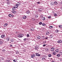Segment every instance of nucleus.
I'll return each instance as SVG.
<instances>
[{"mask_svg": "<svg viewBox=\"0 0 62 62\" xmlns=\"http://www.w3.org/2000/svg\"><path fill=\"white\" fill-rule=\"evenodd\" d=\"M14 7L16 8H18V5H16L14 6Z\"/></svg>", "mask_w": 62, "mask_h": 62, "instance_id": "nucleus-14", "label": "nucleus"}, {"mask_svg": "<svg viewBox=\"0 0 62 62\" xmlns=\"http://www.w3.org/2000/svg\"><path fill=\"white\" fill-rule=\"evenodd\" d=\"M12 12L13 13H16L17 12L16 11H15L14 10L13 11H12Z\"/></svg>", "mask_w": 62, "mask_h": 62, "instance_id": "nucleus-10", "label": "nucleus"}, {"mask_svg": "<svg viewBox=\"0 0 62 62\" xmlns=\"http://www.w3.org/2000/svg\"><path fill=\"white\" fill-rule=\"evenodd\" d=\"M21 4L19 2H18V4H16V5H17V6H19V5H20V4Z\"/></svg>", "mask_w": 62, "mask_h": 62, "instance_id": "nucleus-17", "label": "nucleus"}, {"mask_svg": "<svg viewBox=\"0 0 62 62\" xmlns=\"http://www.w3.org/2000/svg\"><path fill=\"white\" fill-rule=\"evenodd\" d=\"M5 37V36L4 35H2L1 36V38H4Z\"/></svg>", "mask_w": 62, "mask_h": 62, "instance_id": "nucleus-12", "label": "nucleus"}, {"mask_svg": "<svg viewBox=\"0 0 62 62\" xmlns=\"http://www.w3.org/2000/svg\"><path fill=\"white\" fill-rule=\"evenodd\" d=\"M9 37L7 38L6 39V40L8 41H9Z\"/></svg>", "mask_w": 62, "mask_h": 62, "instance_id": "nucleus-9", "label": "nucleus"}, {"mask_svg": "<svg viewBox=\"0 0 62 62\" xmlns=\"http://www.w3.org/2000/svg\"><path fill=\"white\" fill-rule=\"evenodd\" d=\"M42 22H40L39 23V24H40V25H41V24H42Z\"/></svg>", "mask_w": 62, "mask_h": 62, "instance_id": "nucleus-36", "label": "nucleus"}, {"mask_svg": "<svg viewBox=\"0 0 62 62\" xmlns=\"http://www.w3.org/2000/svg\"><path fill=\"white\" fill-rule=\"evenodd\" d=\"M55 54H56L55 52H54L53 53V55H55Z\"/></svg>", "mask_w": 62, "mask_h": 62, "instance_id": "nucleus-19", "label": "nucleus"}, {"mask_svg": "<svg viewBox=\"0 0 62 62\" xmlns=\"http://www.w3.org/2000/svg\"><path fill=\"white\" fill-rule=\"evenodd\" d=\"M8 24L7 23H6L4 25V27H6V26H7V25Z\"/></svg>", "mask_w": 62, "mask_h": 62, "instance_id": "nucleus-16", "label": "nucleus"}, {"mask_svg": "<svg viewBox=\"0 0 62 62\" xmlns=\"http://www.w3.org/2000/svg\"><path fill=\"white\" fill-rule=\"evenodd\" d=\"M56 52L57 53H58L59 52V50L58 49H56Z\"/></svg>", "mask_w": 62, "mask_h": 62, "instance_id": "nucleus-22", "label": "nucleus"}, {"mask_svg": "<svg viewBox=\"0 0 62 62\" xmlns=\"http://www.w3.org/2000/svg\"><path fill=\"white\" fill-rule=\"evenodd\" d=\"M26 39H27L25 38L23 39V40L24 41H26Z\"/></svg>", "mask_w": 62, "mask_h": 62, "instance_id": "nucleus-37", "label": "nucleus"}, {"mask_svg": "<svg viewBox=\"0 0 62 62\" xmlns=\"http://www.w3.org/2000/svg\"><path fill=\"white\" fill-rule=\"evenodd\" d=\"M40 54H39L36 53V56H40Z\"/></svg>", "mask_w": 62, "mask_h": 62, "instance_id": "nucleus-3", "label": "nucleus"}, {"mask_svg": "<svg viewBox=\"0 0 62 62\" xmlns=\"http://www.w3.org/2000/svg\"><path fill=\"white\" fill-rule=\"evenodd\" d=\"M51 62H54V61H51Z\"/></svg>", "mask_w": 62, "mask_h": 62, "instance_id": "nucleus-50", "label": "nucleus"}, {"mask_svg": "<svg viewBox=\"0 0 62 62\" xmlns=\"http://www.w3.org/2000/svg\"><path fill=\"white\" fill-rule=\"evenodd\" d=\"M54 4L55 5H57V2L56 1H55L54 2Z\"/></svg>", "mask_w": 62, "mask_h": 62, "instance_id": "nucleus-26", "label": "nucleus"}, {"mask_svg": "<svg viewBox=\"0 0 62 62\" xmlns=\"http://www.w3.org/2000/svg\"><path fill=\"white\" fill-rule=\"evenodd\" d=\"M57 56H58V57H59L60 56V54H58L57 55Z\"/></svg>", "mask_w": 62, "mask_h": 62, "instance_id": "nucleus-34", "label": "nucleus"}, {"mask_svg": "<svg viewBox=\"0 0 62 62\" xmlns=\"http://www.w3.org/2000/svg\"><path fill=\"white\" fill-rule=\"evenodd\" d=\"M10 46H11V47H12V45H10Z\"/></svg>", "mask_w": 62, "mask_h": 62, "instance_id": "nucleus-48", "label": "nucleus"}, {"mask_svg": "<svg viewBox=\"0 0 62 62\" xmlns=\"http://www.w3.org/2000/svg\"><path fill=\"white\" fill-rule=\"evenodd\" d=\"M59 54L60 55H62V51H61L59 53Z\"/></svg>", "mask_w": 62, "mask_h": 62, "instance_id": "nucleus-15", "label": "nucleus"}, {"mask_svg": "<svg viewBox=\"0 0 62 62\" xmlns=\"http://www.w3.org/2000/svg\"><path fill=\"white\" fill-rule=\"evenodd\" d=\"M62 28V25L61 26Z\"/></svg>", "mask_w": 62, "mask_h": 62, "instance_id": "nucleus-54", "label": "nucleus"}, {"mask_svg": "<svg viewBox=\"0 0 62 62\" xmlns=\"http://www.w3.org/2000/svg\"><path fill=\"white\" fill-rule=\"evenodd\" d=\"M42 60H45V58H43L42 59Z\"/></svg>", "mask_w": 62, "mask_h": 62, "instance_id": "nucleus-38", "label": "nucleus"}, {"mask_svg": "<svg viewBox=\"0 0 62 62\" xmlns=\"http://www.w3.org/2000/svg\"><path fill=\"white\" fill-rule=\"evenodd\" d=\"M36 56L34 54H32L31 56V58H33L34 57H35Z\"/></svg>", "mask_w": 62, "mask_h": 62, "instance_id": "nucleus-6", "label": "nucleus"}, {"mask_svg": "<svg viewBox=\"0 0 62 62\" xmlns=\"http://www.w3.org/2000/svg\"><path fill=\"white\" fill-rule=\"evenodd\" d=\"M26 13L27 14H29V13H30V11H29V10H28L26 12Z\"/></svg>", "mask_w": 62, "mask_h": 62, "instance_id": "nucleus-11", "label": "nucleus"}, {"mask_svg": "<svg viewBox=\"0 0 62 62\" xmlns=\"http://www.w3.org/2000/svg\"><path fill=\"white\" fill-rule=\"evenodd\" d=\"M31 20L32 21H34L35 20V18H32Z\"/></svg>", "mask_w": 62, "mask_h": 62, "instance_id": "nucleus-32", "label": "nucleus"}, {"mask_svg": "<svg viewBox=\"0 0 62 62\" xmlns=\"http://www.w3.org/2000/svg\"><path fill=\"white\" fill-rule=\"evenodd\" d=\"M35 50H38V49H39V47H35Z\"/></svg>", "mask_w": 62, "mask_h": 62, "instance_id": "nucleus-20", "label": "nucleus"}, {"mask_svg": "<svg viewBox=\"0 0 62 62\" xmlns=\"http://www.w3.org/2000/svg\"><path fill=\"white\" fill-rule=\"evenodd\" d=\"M37 4H40V2H37Z\"/></svg>", "mask_w": 62, "mask_h": 62, "instance_id": "nucleus-41", "label": "nucleus"}, {"mask_svg": "<svg viewBox=\"0 0 62 62\" xmlns=\"http://www.w3.org/2000/svg\"><path fill=\"white\" fill-rule=\"evenodd\" d=\"M46 51H49V49L48 48H46Z\"/></svg>", "mask_w": 62, "mask_h": 62, "instance_id": "nucleus-23", "label": "nucleus"}, {"mask_svg": "<svg viewBox=\"0 0 62 62\" xmlns=\"http://www.w3.org/2000/svg\"><path fill=\"white\" fill-rule=\"evenodd\" d=\"M42 25L43 26H45V25H46V24L45 23H43L42 24Z\"/></svg>", "mask_w": 62, "mask_h": 62, "instance_id": "nucleus-28", "label": "nucleus"}, {"mask_svg": "<svg viewBox=\"0 0 62 62\" xmlns=\"http://www.w3.org/2000/svg\"><path fill=\"white\" fill-rule=\"evenodd\" d=\"M54 47H52L51 48V51H54Z\"/></svg>", "mask_w": 62, "mask_h": 62, "instance_id": "nucleus-5", "label": "nucleus"}, {"mask_svg": "<svg viewBox=\"0 0 62 62\" xmlns=\"http://www.w3.org/2000/svg\"><path fill=\"white\" fill-rule=\"evenodd\" d=\"M58 31H59L58 30H57L55 31V32L56 33H58Z\"/></svg>", "mask_w": 62, "mask_h": 62, "instance_id": "nucleus-30", "label": "nucleus"}, {"mask_svg": "<svg viewBox=\"0 0 62 62\" xmlns=\"http://www.w3.org/2000/svg\"><path fill=\"white\" fill-rule=\"evenodd\" d=\"M46 46V45H43V46H44H44Z\"/></svg>", "mask_w": 62, "mask_h": 62, "instance_id": "nucleus-49", "label": "nucleus"}, {"mask_svg": "<svg viewBox=\"0 0 62 62\" xmlns=\"http://www.w3.org/2000/svg\"><path fill=\"white\" fill-rule=\"evenodd\" d=\"M7 1H9V0H6Z\"/></svg>", "mask_w": 62, "mask_h": 62, "instance_id": "nucleus-52", "label": "nucleus"}, {"mask_svg": "<svg viewBox=\"0 0 62 62\" xmlns=\"http://www.w3.org/2000/svg\"><path fill=\"white\" fill-rule=\"evenodd\" d=\"M61 9H62V7L61 8Z\"/></svg>", "mask_w": 62, "mask_h": 62, "instance_id": "nucleus-53", "label": "nucleus"}, {"mask_svg": "<svg viewBox=\"0 0 62 62\" xmlns=\"http://www.w3.org/2000/svg\"><path fill=\"white\" fill-rule=\"evenodd\" d=\"M16 40L15 39H11V42H13L14 43H15V42H16Z\"/></svg>", "mask_w": 62, "mask_h": 62, "instance_id": "nucleus-2", "label": "nucleus"}, {"mask_svg": "<svg viewBox=\"0 0 62 62\" xmlns=\"http://www.w3.org/2000/svg\"><path fill=\"white\" fill-rule=\"evenodd\" d=\"M16 8L14 7V8H12L13 10H16V8Z\"/></svg>", "mask_w": 62, "mask_h": 62, "instance_id": "nucleus-18", "label": "nucleus"}, {"mask_svg": "<svg viewBox=\"0 0 62 62\" xmlns=\"http://www.w3.org/2000/svg\"><path fill=\"white\" fill-rule=\"evenodd\" d=\"M48 37H47L45 38V39H48Z\"/></svg>", "mask_w": 62, "mask_h": 62, "instance_id": "nucleus-46", "label": "nucleus"}, {"mask_svg": "<svg viewBox=\"0 0 62 62\" xmlns=\"http://www.w3.org/2000/svg\"><path fill=\"white\" fill-rule=\"evenodd\" d=\"M51 4L52 5H54V2H51Z\"/></svg>", "mask_w": 62, "mask_h": 62, "instance_id": "nucleus-35", "label": "nucleus"}, {"mask_svg": "<svg viewBox=\"0 0 62 62\" xmlns=\"http://www.w3.org/2000/svg\"><path fill=\"white\" fill-rule=\"evenodd\" d=\"M59 27H60V28H62V26L61 25L59 26Z\"/></svg>", "mask_w": 62, "mask_h": 62, "instance_id": "nucleus-45", "label": "nucleus"}, {"mask_svg": "<svg viewBox=\"0 0 62 62\" xmlns=\"http://www.w3.org/2000/svg\"><path fill=\"white\" fill-rule=\"evenodd\" d=\"M3 43V42H2V41H0V44H2Z\"/></svg>", "mask_w": 62, "mask_h": 62, "instance_id": "nucleus-27", "label": "nucleus"}, {"mask_svg": "<svg viewBox=\"0 0 62 62\" xmlns=\"http://www.w3.org/2000/svg\"><path fill=\"white\" fill-rule=\"evenodd\" d=\"M48 18H51V16H49L48 17Z\"/></svg>", "mask_w": 62, "mask_h": 62, "instance_id": "nucleus-47", "label": "nucleus"}, {"mask_svg": "<svg viewBox=\"0 0 62 62\" xmlns=\"http://www.w3.org/2000/svg\"><path fill=\"white\" fill-rule=\"evenodd\" d=\"M27 37H29V35L28 34H27Z\"/></svg>", "mask_w": 62, "mask_h": 62, "instance_id": "nucleus-44", "label": "nucleus"}, {"mask_svg": "<svg viewBox=\"0 0 62 62\" xmlns=\"http://www.w3.org/2000/svg\"><path fill=\"white\" fill-rule=\"evenodd\" d=\"M42 20H43V21H44V20H45V18L43 17L42 18Z\"/></svg>", "mask_w": 62, "mask_h": 62, "instance_id": "nucleus-24", "label": "nucleus"}, {"mask_svg": "<svg viewBox=\"0 0 62 62\" xmlns=\"http://www.w3.org/2000/svg\"><path fill=\"white\" fill-rule=\"evenodd\" d=\"M23 35L22 34H19L18 36V37L19 38H22L23 37Z\"/></svg>", "mask_w": 62, "mask_h": 62, "instance_id": "nucleus-1", "label": "nucleus"}, {"mask_svg": "<svg viewBox=\"0 0 62 62\" xmlns=\"http://www.w3.org/2000/svg\"><path fill=\"white\" fill-rule=\"evenodd\" d=\"M8 16H9V17H11V16H12V15L10 14H9L8 15Z\"/></svg>", "mask_w": 62, "mask_h": 62, "instance_id": "nucleus-39", "label": "nucleus"}, {"mask_svg": "<svg viewBox=\"0 0 62 62\" xmlns=\"http://www.w3.org/2000/svg\"><path fill=\"white\" fill-rule=\"evenodd\" d=\"M10 62V60H7L6 61V62Z\"/></svg>", "mask_w": 62, "mask_h": 62, "instance_id": "nucleus-43", "label": "nucleus"}, {"mask_svg": "<svg viewBox=\"0 0 62 62\" xmlns=\"http://www.w3.org/2000/svg\"><path fill=\"white\" fill-rule=\"evenodd\" d=\"M48 56L49 57H51L52 55L51 54H49L48 55Z\"/></svg>", "mask_w": 62, "mask_h": 62, "instance_id": "nucleus-29", "label": "nucleus"}, {"mask_svg": "<svg viewBox=\"0 0 62 62\" xmlns=\"http://www.w3.org/2000/svg\"><path fill=\"white\" fill-rule=\"evenodd\" d=\"M14 16H13V15H12V17H13Z\"/></svg>", "mask_w": 62, "mask_h": 62, "instance_id": "nucleus-51", "label": "nucleus"}, {"mask_svg": "<svg viewBox=\"0 0 62 62\" xmlns=\"http://www.w3.org/2000/svg\"><path fill=\"white\" fill-rule=\"evenodd\" d=\"M27 18L26 16H23V19H26Z\"/></svg>", "mask_w": 62, "mask_h": 62, "instance_id": "nucleus-7", "label": "nucleus"}, {"mask_svg": "<svg viewBox=\"0 0 62 62\" xmlns=\"http://www.w3.org/2000/svg\"><path fill=\"white\" fill-rule=\"evenodd\" d=\"M41 38V37L40 36H38L37 37V38L38 39H40Z\"/></svg>", "mask_w": 62, "mask_h": 62, "instance_id": "nucleus-21", "label": "nucleus"}, {"mask_svg": "<svg viewBox=\"0 0 62 62\" xmlns=\"http://www.w3.org/2000/svg\"><path fill=\"white\" fill-rule=\"evenodd\" d=\"M53 27L52 26H49V28H53Z\"/></svg>", "mask_w": 62, "mask_h": 62, "instance_id": "nucleus-40", "label": "nucleus"}, {"mask_svg": "<svg viewBox=\"0 0 62 62\" xmlns=\"http://www.w3.org/2000/svg\"><path fill=\"white\" fill-rule=\"evenodd\" d=\"M49 34V32L48 31H47L46 32V35H48Z\"/></svg>", "mask_w": 62, "mask_h": 62, "instance_id": "nucleus-13", "label": "nucleus"}, {"mask_svg": "<svg viewBox=\"0 0 62 62\" xmlns=\"http://www.w3.org/2000/svg\"><path fill=\"white\" fill-rule=\"evenodd\" d=\"M53 37V36H52V35H50V38H52Z\"/></svg>", "mask_w": 62, "mask_h": 62, "instance_id": "nucleus-33", "label": "nucleus"}, {"mask_svg": "<svg viewBox=\"0 0 62 62\" xmlns=\"http://www.w3.org/2000/svg\"><path fill=\"white\" fill-rule=\"evenodd\" d=\"M62 41L61 40H60L58 41L57 42L58 43H62Z\"/></svg>", "mask_w": 62, "mask_h": 62, "instance_id": "nucleus-4", "label": "nucleus"}, {"mask_svg": "<svg viewBox=\"0 0 62 62\" xmlns=\"http://www.w3.org/2000/svg\"><path fill=\"white\" fill-rule=\"evenodd\" d=\"M34 30V29L33 27L32 29H30V30L31 31H33Z\"/></svg>", "mask_w": 62, "mask_h": 62, "instance_id": "nucleus-8", "label": "nucleus"}, {"mask_svg": "<svg viewBox=\"0 0 62 62\" xmlns=\"http://www.w3.org/2000/svg\"><path fill=\"white\" fill-rule=\"evenodd\" d=\"M13 61H14V62H17V59H14L13 60Z\"/></svg>", "mask_w": 62, "mask_h": 62, "instance_id": "nucleus-25", "label": "nucleus"}, {"mask_svg": "<svg viewBox=\"0 0 62 62\" xmlns=\"http://www.w3.org/2000/svg\"><path fill=\"white\" fill-rule=\"evenodd\" d=\"M35 17H36V18H38V15H35Z\"/></svg>", "mask_w": 62, "mask_h": 62, "instance_id": "nucleus-31", "label": "nucleus"}, {"mask_svg": "<svg viewBox=\"0 0 62 62\" xmlns=\"http://www.w3.org/2000/svg\"><path fill=\"white\" fill-rule=\"evenodd\" d=\"M54 15L55 16H56V14H54Z\"/></svg>", "mask_w": 62, "mask_h": 62, "instance_id": "nucleus-42", "label": "nucleus"}]
</instances>
